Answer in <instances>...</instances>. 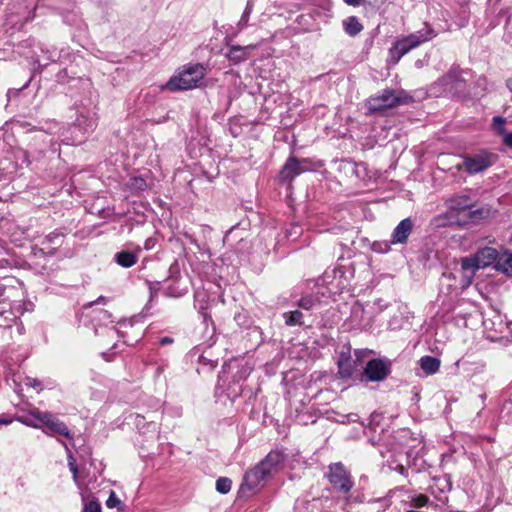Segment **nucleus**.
<instances>
[{
	"mask_svg": "<svg viewBox=\"0 0 512 512\" xmlns=\"http://www.w3.org/2000/svg\"><path fill=\"white\" fill-rule=\"evenodd\" d=\"M200 295V293H196L195 294V299H197V297Z\"/></svg>",
	"mask_w": 512,
	"mask_h": 512,
	"instance_id": "5fc2aeb1",
	"label": "nucleus"
},
{
	"mask_svg": "<svg viewBox=\"0 0 512 512\" xmlns=\"http://www.w3.org/2000/svg\"><path fill=\"white\" fill-rule=\"evenodd\" d=\"M154 244H155V240H154V239H152V238H148V239L145 241L144 248H145L146 250L152 249V248H153V246H154Z\"/></svg>",
	"mask_w": 512,
	"mask_h": 512,
	"instance_id": "37998d69",
	"label": "nucleus"
},
{
	"mask_svg": "<svg viewBox=\"0 0 512 512\" xmlns=\"http://www.w3.org/2000/svg\"><path fill=\"white\" fill-rule=\"evenodd\" d=\"M25 385L36 389L38 392L43 390L42 383L36 378L27 377Z\"/></svg>",
	"mask_w": 512,
	"mask_h": 512,
	"instance_id": "4c0bfd02",
	"label": "nucleus"
},
{
	"mask_svg": "<svg viewBox=\"0 0 512 512\" xmlns=\"http://www.w3.org/2000/svg\"><path fill=\"white\" fill-rule=\"evenodd\" d=\"M453 78H456V71L455 70H451L445 77V80L448 81V80H452Z\"/></svg>",
	"mask_w": 512,
	"mask_h": 512,
	"instance_id": "49530a36",
	"label": "nucleus"
},
{
	"mask_svg": "<svg viewBox=\"0 0 512 512\" xmlns=\"http://www.w3.org/2000/svg\"><path fill=\"white\" fill-rule=\"evenodd\" d=\"M494 269L512 276V253L501 249Z\"/></svg>",
	"mask_w": 512,
	"mask_h": 512,
	"instance_id": "aec40b11",
	"label": "nucleus"
},
{
	"mask_svg": "<svg viewBox=\"0 0 512 512\" xmlns=\"http://www.w3.org/2000/svg\"><path fill=\"white\" fill-rule=\"evenodd\" d=\"M460 264L463 285L469 286L473 282L475 274L479 270V268L469 257L461 258Z\"/></svg>",
	"mask_w": 512,
	"mask_h": 512,
	"instance_id": "a211bd4d",
	"label": "nucleus"
},
{
	"mask_svg": "<svg viewBox=\"0 0 512 512\" xmlns=\"http://www.w3.org/2000/svg\"><path fill=\"white\" fill-rule=\"evenodd\" d=\"M200 311H203L204 310V307L203 306H200ZM202 316H203V320L206 322L208 320V318H210L207 313L205 312H201Z\"/></svg>",
	"mask_w": 512,
	"mask_h": 512,
	"instance_id": "09e8293b",
	"label": "nucleus"
},
{
	"mask_svg": "<svg viewBox=\"0 0 512 512\" xmlns=\"http://www.w3.org/2000/svg\"><path fill=\"white\" fill-rule=\"evenodd\" d=\"M365 0H343V2L348 5V6H352V7H359L360 5H362L364 3Z\"/></svg>",
	"mask_w": 512,
	"mask_h": 512,
	"instance_id": "79ce46f5",
	"label": "nucleus"
},
{
	"mask_svg": "<svg viewBox=\"0 0 512 512\" xmlns=\"http://www.w3.org/2000/svg\"><path fill=\"white\" fill-rule=\"evenodd\" d=\"M413 227L414 223L411 218L401 220L391 234L390 243L405 244L412 233Z\"/></svg>",
	"mask_w": 512,
	"mask_h": 512,
	"instance_id": "4468645a",
	"label": "nucleus"
},
{
	"mask_svg": "<svg viewBox=\"0 0 512 512\" xmlns=\"http://www.w3.org/2000/svg\"><path fill=\"white\" fill-rule=\"evenodd\" d=\"M267 479L265 472L256 465L254 468L248 470L241 484V489L252 491L260 486V484Z\"/></svg>",
	"mask_w": 512,
	"mask_h": 512,
	"instance_id": "dca6fc26",
	"label": "nucleus"
},
{
	"mask_svg": "<svg viewBox=\"0 0 512 512\" xmlns=\"http://www.w3.org/2000/svg\"><path fill=\"white\" fill-rule=\"evenodd\" d=\"M499 253L500 251L496 248L485 246L479 248L473 255L469 256V258L479 269H484L489 266H493L494 268L499 257Z\"/></svg>",
	"mask_w": 512,
	"mask_h": 512,
	"instance_id": "ddd939ff",
	"label": "nucleus"
},
{
	"mask_svg": "<svg viewBox=\"0 0 512 512\" xmlns=\"http://www.w3.org/2000/svg\"><path fill=\"white\" fill-rule=\"evenodd\" d=\"M391 373V362L386 358L369 360L364 368L361 381L380 382Z\"/></svg>",
	"mask_w": 512,
	"mask_h": 512,
	"instance_id": "9d476101",
	"label": "nucleus"
},
{
	"mask_svg": "<svg viewBox=\"0 0 512 512\" xmlns=\"http://www.w3.org/2000/svg\"><path fill=\"white\" fill-rule=\"evenodd\" d=\"M98 320L99 321H109V322H112L111 320V314L107 311V310H104V309H101L99 310L98 312Z\"/></svg>",
	"mask_w": 512,
	"mask_h": 512,
	"instance_id": "58836bf2",
	"label": "nucleus"
},
{
	"mask_svg": "<svg viewBox=\"0 0 512 512\" xmlns=\"http://www.w3.org/2000/svg\"><path fill=\"white\" fill-rule=\"evenodd\" d=\"M447 211L437 219L438 226L477 224L492 215L488 205L477 206L469 194H455L446 200Z\"/></svg>",
	"mask_w": 512,
	"mask_h": 512,
	"instance_id": "f257e3e1",
	"label": "nucleus"
},
{
	"mask_svg": "<svg viewBox=\"0 0 512 512\" xmlns=\"http://www.w3.org/2000/svg\"><path fill=\"white\" fill-rule=\"evenodd\" d=\"M66 75H67L66 70H62V71H60V72L57 74V79H58V81H59V82L64 83V82H65Z\"/></svg>",
	"mask_w": 512,
	"mask_h": 512,
	"instance_id": "c03bdc74",
	"label": "nucleus"
},
{
	"mask_svg": "<svg viewBox=\"0 0 512 512\" xmlns=\"http://www.w3.org/2000/svg\"><path fill=\"white\" fill-rule=\"evenodd\" d=\"M15 317L12 312H6L0 308V334H4L11 327Z\"/></svg>",
	"mask_w": 512,
	"mask_h": 512,
	"instance_id": "cd10ccee",
	"label": "nucleus"
},
{
	"mask_svg": "<svg viewBox=\"0 0 512 512\" xmlns=\"http://www.w3.org/2000/svg\"><path fill=\"white\" fill-rule=\"evenodd\" d=\"M284 322L287 326L303 325V313L299 310L283 313Z\"/></svg>",
	"mask_w": 512,
	"mask_h": 512,
	"instance_id": "a878e982",
	"label": "nucleus"
},
{
	"mask_svg": "<svg viewBox=\"0 0 512 512\" xmlns=\"http://www.w3.org/2000/svg\"><path fill=\"white\" fill-rule=\"evenodd\" d=\"M34 61L37 62L39 65H41V61L39 58L35 59Z\"/></svg>",
	"mask_w": 512,
	"mask_h": 512,
	"instance_id": "864d4df0",
	"label": "nucleus"
},
{
	"mask_svg": "<svg viewBox=\"0 0 512 512\" xmlns=\"http://www.w3.org/2000/svg\"><path fill=\"white\" fill-rule=\"evenodd\" d=\"M106 506L110 509H122V502L120 501V499L117 497L116 493L113 490L110 491V495L106 501Z\"/></svg>",
	"mask_w": 512,
	"mask_h": 512,
	"instance_id": "72a5a7b5",
	"label": "nucleus"
},
{
	"mask_svg": "<svg viewBox=\"0 0 512 512\" xmlns=\"http://www.w3.org/2000/svg\"><path fill=\"white\" fill-rule=\"evenodd\" d=\"M429 497L424 494H419L416 496L411 497L410 499V505L415 508H421L426 506L429 503Z\"/></svg>",
	"mask_w": 512,
	"mask_h": 512,
	"instance_id": "473e14b6",
	"label": "nucleus"
},
{
	"mask_svg": "<svg viewBox=\"0 0 512 512\" xmlns=\"http://www.w3.org/2000/svg\"><path fill=\"white\" fill-rule=\"evenodd\" d=\"M339 374L343 378H349L353 374V367L351 365L350 358H340L338 361Z\"/></svg>",
	"mask_w": 512,
	"mask_h": 512,
	"instance_id": "c756f323",
	"label": "nucleus"
},
{
	"mask_svg": "<svg viewBox=\"0 0 512 512\" xmlns=\"http://www.w3.org/2000/svg\"><path fill=\"white\" fill-rule=\"evenodd\" d=\"M35 10L36 5L33 2L28 3L26 0L23 3L14 2L9 8L6 20L13 27L21 29L34 19Z\"/></svg>",
	"mask_w": 512,
	"mask_h": 512,
	"instance_id": "0eeeda50",
	"label": "nucleus"
},
{
	"mask_svg": "<svg viewBox=\"0 0 512 512\" xmlns=\"http://www.w3.org/2000/svg\"><path fill=\"white\" fill-rule=\"evenodd\" d=\"M206 75L205 67L200 63H188L182 66L178 73L166 83L168 90L185 91L196 88Z\"/></svg>",
	"mask_w": 512,
	"mask_h": 512,
	"instance_id": "7ed1b4c3",
	"label": "nucleus"
},
{
	"mask_svg": "<svg viewBox=\"0 0 512 512\" xmlns=\"http://www.w3.org/2000/svg\"><path fill=\"white\" fill-rule=\"evenodd\" d=\"M18 124L21 128L26 129L27 131L39 130L45 133H51L53 128L56 126L55 123L52 122H38L37 126H33L30 122L23 120L18 121Z\"/></svg>",
	"mask_w": 512,
	"mask_h": 512,
	"instance_id": "b1692460",
	"label": "nucleus"
},
{
	"mask_svg": "<svg viewBox=\"0 0 512 512\" xmlns=\"http://www.w3.org/2000/svg\"><path fill=\"white\" fill-rule=\"evenodd\" d=\"M446 487L448 488V490L451 489V483L449 481H446Z\"/></svg>",
	"mask_w": 512,
	"mask_h": 512,
	"instance_id": "3c124183",
	"label": "nucleus"
},
{
	"mask_svg": "<svg viewBox=\"0 0 512 512\" xmlns=\"http://www.w3.org/2000/svg\"><path fill=\"white\" fill-rule=\"evenodd\" d=\"M253 8H254V1L253 0H248L247 3H246V7L241 15V18L240 20L238 21L237 23V28L238 30H243L247 27L248 25V22H249V18H250V15L253 11Z\"/></svg>",
	"mask_w": 512,
	"mask_h": 512,
	"instance_id": "bb28decb",
	"label": "nucleus"
},
{
	"mask_svg": "<svg viewBox=\"0 0 512 512\" xmlns=\"http://www.w3.org/2000/svg\"><path fill=\"white\" fill-rule=\"evenodd\" d=\"M503 136V143L509 147V148H512V132L510 133H504V134H501Z\"/></svg>",
	"mask_w": 512,
	"mask_h": 512,
	"instance_id": "a19ab883",
	"label": "nucleus"
},
{
	"mask_svg": "<svg viewBox=\"0 0 512 512\" xmlns=\"http://www.w3.org/2000/svg\"><path fill=\"white\" fill-rule=\"evenodd\" d=\"M114 259L118 265L124 268H130L136 264L138 260V254L127 250L117 252Z\"/></svg>",
	"mask_w": 512,
	"mask_h": 512,
	"instance_id": "412c9836",
	"label": "nucleus"
},
{
	"mask_svg": "<svg viewBox=\"0 0 512 512\" xmlns=\"http://www.w3.org/2000/svg\"><path fill=\"white\" fill-rule=\"evenodd\" d=\"M308 170L307 159L299 160L295 156H290L280 170L279 179L282 182H291L295 177Z\"/></svg>",
	"mask_w": 512,
	"mask_h": 512,
	"instance_id": "f8f14e48",
	"label": "nucleus"
},
{
	"mask_svg": "<svg viewBox=\"0 0 512 512\" xmlns=\"http://www.w3.org/2000/svg\"><path fill=\"white\" fill-rule=\"evenodd\" d=\"M44 5L58 10H67L73 4L74 0H41Z\"/></svg>",
	"mask_w": 512,
	"mask_h": 512,
	"instance_id": "7c9ffc66",
	"label": "nucleus"
},
{
	"mask_svg": "<svg viewBox=\"0 0 512 512\" xmlns=\"http://www.w3.org/2000/svg\"><path fill=\"white\" fill-rule=\"evenodd\" d=\"M11 422H12V419L0 418V426L1 425H8Z\"/></svg>",
	"mask_w": 512,
	"mask_h": 512,
	"instance_id": "de8ad7c7",
	"label": "nucleus"
},
{
	"mask_svg": "<svg viewBox=\"0 0 512 512\" xmlns=\"http://www.w3.org/2000/svg\"><path fill=\"white\" fill-rule=\"evenodd\" d=\"M105 297L103 296H100L96 301L95 303H104L105 302ZM94 304V302L90 303V305Z\"/></svg>",
	"mask_w": 512,
	"mask_h": 512,
	"instance_id": "8fccbe9b",
	"label": "nucleus"
},
{
	"mask_svg": "<svg viewBox=\"0 0 512 512\" xmlns=\"http://www.w3.org/2000/svg\"><path fill=\"white\" fill-rule=\"evenodd\" d=\"M17 420L20 421L21 423L29 426V427H33V428H40L41 427V424H40L39 421H38V423L34 422V421H28L27 419H25L23 417H18Z\"/></svg>",
	"mask_w": 512,
	"mask_h": 512,
	"instance_id": "ea45409f",
	"label": "nucleus"
},
{
	"mask_svg": "<svg viewBox=\"0 0 512 512\" xmlns=\"http://www.w3.org/2000/svg\"><path fill=\"white\" fill-rule=\"evenodd\" d=\"M343 504V501L329 497L313 498L297 501L296 509L299 512H340L343 510Z\"/></svg>",
	"mask_w": 512,
	"mask_h": 512,
	"instance_id": "1a4fd4ad",
	"label": "nucleus"
},
{
	"mask_svg": "<svg viewBox=\"0 0 512 512\" xmlns=\"http://www.w3.org/2000/svg\"><path fill=\"white\" fill-rule=\"evenodd\" d=\"M232 481L227 477H220L216 480V490L221 494H227L231 490Z\"/></svg>",
	"mask_w": 512,
	"mask_h": 512,
	"instance_id": "2f4dec72",
	"label": "nucleus"
},
{
	"mask_svg": "<svg viewBox=\"0 0 512 512\" xmlns=\"http://www.w3.org/2000/svg\"><path fill=\"white\" fill-rule=\"evenodd\" d=\"M29 414L37 421L40 422L41 426H44V432L48 435H62L68 439H72V434L68 429L67 425L57 419L50 412H42L39 410H32Z\"/></svg>",
	"mask_w": 512,
	"mask_h": 512,
	"instance_id": "6e6552de",
	"label": "nucleus"
},
{
	"mask_svg": "<svg viewBox=\"0 0 512 512\" xmlns=\"http://www.w3.org/2000/svg\"><path fill=\"white\" fill-rule=\"evenodd\" d=\"M82 512H101L100 503L96 499H92L84 505Z\"/></svg>",
	"mask_w": 512,
	"mask_h": 512,
	"instance_id": "e433bc0d",
	"label": "nucleus"
},
{
	"mask_svg": "<svg viewBox=\"0 0 512 512\" xmlns=\"http://www.w3.org/2000/svg\"><path fill=\"white\" fill-rule=\"evenodd\" d=\"M76 119L71 125L72 133H76V137L72 139V144L83 142L85 135L94 131L97 126L96 112L87 107H76Z\"/></svg>",
	"mask_w": 512,
	"mask_h": 512,
	"instance_id": "39448f33",
	"label": "nucleus"
},
{
	"mask_svg": "<svg viewBox=\"0 0 512 512\" xmlns=\"http://www.w3.org/2000/svg\"><path fill=\"white\" fill-rule=\"evenodd\" d=\"M384 245H385V251H388V250L390 249L389 244H388V243H385Z\"/></svg>",
	"mask_w": 512,
	"mask_h": 512,
	"instance_id": "603ef678",
	"label": "nucleus"
},
{
	"mask_svg": "<svg viewBox=\"0 0 512 512\" xmlns=\"http://www.w3.org/2000/svg\"><path fill=\"white\" fill-rule=\"evenodd\" d=\"M171 343H173V339H172L171 337H167V336H166V337H162V338L160 339V344H161L162 346H165V345H168V344H171Z\"/></svg>",
	"mask_w": 512,
	"mask_h": 512,
	"instance_id": "a18cd8bd",
	"label": "nucleus"
},
{
	"mask_svg": "<svg viewBox=\"0 0 512 512\" xmlns=\"http://www.w3.org/2000/svg\"><path fill=\"white\" fill-rule=\"evenodd\" d=\"M419 365L427 375H433L438 372L440 368V360L427 355L420 358Z\"/></svg>",
	"mask_w": 512,
	"mask_h": 512,
	"instance_id": "4be33fe9",
	"label": "nucleus"
},
{
	"mask_svg": "<svg viewBox=\"0 0 512 512\" xmlns=\"http://www.w3.org/2000/svg\"><path fill=\"white\" fill-rule=\"evenodd\" d=\"M128 189L135 194L145 191L148 187L146 180L141 176H135L129 179Z\"/></svg>",
	"mask_w": 512,
	"mask_h": 512,
	"instance_id": "393cba45",
	"label": "nucleus"
},
{
	"mask_svg": "<svg viewBox=\"0 0 512 512\" xmlns=\"http://www.w3.org/2000/svg\"><path fill=\"white\" fill-rule=\"evenodd\" d=\"M437 35L438 32L433 28V26L428 22H424L423 27L420 30L398 39L393 44L389 49L390 63L397 64L405 54L422 44L431 41Z\"/></svg>",
	"mask_w": 512,
	"mask_h": 512,
	"instance_id": "f03ea898",
	"label": "nucleus"
},
{
	"mask_svg": "<svg viewBox=\"0 0 512 512\" xmlns=\"http://www.w3.org/2000/svg\"><path fill=\"white\" fill-rule=\"evenodd\" d=\"M320 302L319 297L315 295H306L302 297L298 302L297 305L304 309V310H311L314 308L318 303Z\"/></svg>",
	"mask_w": 512,
	"mask_h": 512,
	"instance_id": "c85d7f7f",
	"label": "nucleus"
},
{
	"mask_svg": "<svg viewBox=\"0 0 512 512\" xmlns=\"http://www.w3.org/2000/svg\"><path fill=\"white\" fill-rule=\"evenodd\" d=\"M411 97L404 95L403 92H396L393 89H384L378 95L372 96L366 100L365 106L370 114L383 112L388 108L407 104Z\"/></svg>",
	"mask_w": 512,
	"mask_h": 512,
	"instance_id": "20e7f679",
	"label": "nucleus"
},
{
	"mask_svg": "<svg viewBox=\"0 0 512 512\" xmlns=\"http://www.w3.org/2000/svg\"><path fill=\"white\" fill-rule=\"evenodd\" d=\"M462 159L458 169H463L472 175L481 173L491 167L496 162L497 155L488 150H480L476 153L464 155Z\"/></svg>",
	"mask_w": 512,
	"mask_h": 512,
	"instance_id": "423d86ee",
	"label": "nucleus"
},
{
	"mask_svg": "<svg viewBox=\"0 0 512 512\" xmlns=\"http://www.w3.org/2000/svg\"><path fill=\"white\" fill-rule=\"evenodd\" d=\"M257 45L250 44L247 46L232 45L226 52V57L234 64H240L247 60L250 51L254 50Z\"/></svg>",
	"mask_w": 512,
	"mask_h": 512,
	"instance_id": "f3484780",
	"label": "nucleus"
},
{
	"mask_svg": "<svg viewBox=\"0 0 512 512\" xmlns=\"http://www.w3.org/2000/svg\"><path fill=\"white\" fill-rule=\"evenodd\" d=\"M65 449L68 451V467L71 473L73 474L74 480H77L78 477V467L76 464V460L74 459L72 453L69 451L66 444H64Z\"/></svg>",
	"mask_w": 512,
	"mask_h": 512,
	"instance_id": "f704fd0d",
	"label": "nucleus"
},
{
	"mask_svg": "<svg viewBox=\"0 0 512 512\" xmlns=\"http://www.w3.org/2000/svg\"><path fill=\"white\" fill-rule=\"evenodd\" d=\"M327 478L335 490L344 494L348 493L354 485L349 472L342 463L331 464Z\"/></svg>",
	"mask_w": 512,
	"mask_h": 512,
	"instance_id": "9b49d317",
	"label": "nucleus"
},
{
	"mask_svg": "<svg viewBox=\"0 0 512 512\" xmlns=\"http://www.w3.org/2000/svg\"><path fill=\"white\" fill-rule=\"evenodd\" d=\"M65 238V233L62 229H55L53 232L46 235L41 241V245H53L54 247L47 253L53 256L56 253L57 247L61 246Z\"/></svg>",
	"mask_w": 512,
	"mask_h": 512,
	"instance_id": "6ab92c4d",
	"label": "nucleus"
},
{
	"mask_svg": "<svg viewBox=\"0 0 512 512\" xmlns=\"http://www.w3.org/2000/svg\"><path fill=\"white\" fill-rule=\"evenodd\" d=\"M505 123L506 119L501 116H495L493 118V128L499 135L504 134L506 132Z\"/></svg>",
	"mask_w": 512,
	"mask_h": 512,
	"instance_id": "c9c22d12",
	"label": "nucleus"
},
{
	"mask_svg": "<svg viewBox=\"0 0 512 512\" xmlns=\"http://www.w3.org/2000/svg\"><path fill=\"white\" fill-rule=\"evenodd\" d=\"M345 32L349 36H356L363 30V25L359 22L356 16H350L343 21Z\"/></svg>",
	"mask_w": 512,
	"mask_h": 512,
	"instance_id": "5701e85b",
	"label": "nucleus"
},
{
	"mask_svg": "<svg viewBox=\"0 0 512 512\" xmlns=\"http://www.w3.org/2000/svg\"><path fill=\"white\" fill-rule=\"evenodd\" d=\"M284 455L279 451H271L266 457L257 464L261 471L265 472L268 478L273 473L277 472L279 465L284 461Z\"/></svg>",
	"mask_w": 512,
	"mask_h": 512,
	"instance_id": "2eb2a0df",
	"label": "nucleus"
}]
</instances>
